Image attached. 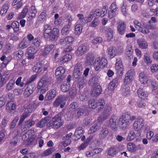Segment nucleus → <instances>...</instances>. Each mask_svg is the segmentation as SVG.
<instances>
[{
	"label": "nucleus",
	"instance_id": "9b49d317",
	"mask_svg": "<svg viewBox=\"0 0 158 158\" xmlns=\"http://www.w3.org/2000/svg\"><path fill=\"white\" fill-rule=\"evenodd\" d=\"M119 147L116 146L111 147L108 149L107 151V155L109 156H113L119 151Z\"/></svg>",
	"mask_w": 158,
	"mask_h": 158
},
{
	"label": "nucleus",
	"instance_id": "a211bd4d",
	"mask_svg": "<svg viewBox=\"0 0 158 158\" xmlns=\"http://www.w3.org/2000/svg\"><path fill=\"white\" fill-rule=\"evenodd\" d=\"M37 89L40 93L44 94L48 90L46 84H44L41 81H39L37 86Z\"/></svg>",
	"mask_w": 158,
	"mask_h": 158
},
{
	"label": "nucleus",
	"instance_id": "bf43d9fd",
	"mask_svg": "<svg viewBox=\"0 0 158 158\" xmlns=\"http://www.w3.org/2000/svg\"><path fill=\"white\" fill-rule=\"evenodd\" d=\"M54 148H51L45 150L42 153V155L43 156H48L51 154L54 151Z\"/></svg>",
	"mask_w": 158,
	"mask_h": 158
},
{
	"label": "nucleus",
	"instance_id": "c85d7f7f",
	"mask_svg": "<svg viewBox=\"0 0 158 158\" xmlns=\"http://www.w3.org/2000/svg\"><path fill=\"white\" fill-rule=\"evenodd\" d=\"M30 42L27 39L24 38L22 41L19 44V47L23 49L26 48L30 45Z\"/></svg>",
	"mask_w": 158,
	"mask_h": 158
},
{
	"label": "nucleus",
	"instance_id": "ea45409f",
	"mask_svg": "<svg viewBox=\"0 0 158 158\" xmlns=\"http://www.w3.org/2000/svg\"><path fill=\"white\" fill-rule=\"evenodd\" d=\"M54 46V44H51L48 45L45 47L43 53V55H45L48 54Z\"/></svg>",
	"mask_w": 158,
	"mask_h": 158
},
{
	"label": "nucleus",
	"instance_id": "a878e982",
	"mask_svg": "<svg viewBox=\"0 0 158 158\" xmlns=\"http://www.w3.org/2000/svg\"><path fill=\"white\" fill-rule=\"evenodd\" d=\"M37 13V11L36 10L35 6H31L30 9H29V11H28V17L29 19H32L33 18H34L35 16V15Z\"/></svg>",
	"mask_w": 158,
	"mask_h": 158
},
{
	"label": "nucleus",
	"instance_id": "680f3d73",
	"mask_svg": "<svg viewBox=\"0 0 158 158\" xmlns=\"http://www.w3.org/2000/svg\"><path fill=\"white\" fill-rule=\"evenodd\" d=\"M19 23L17 21H14L12 23L11 27L12 28L14 31L17 32L19 30Z\"/></svg>",
	"mask_w": 158,
	"mask_h": 158
},
{
	"label": "nucleus",
	"instance_id": "39448f33",
	"mask_svg": "<svg viewBox=\"0 0 158 158\" xmlns=\"http://www.w3.org/2000/svg\"><path fill=\"white\" fill-rule=\"evenodd\" d=\"M144 119L140 117H138L133 123V128L138 131L141 129L144 125Z\"/></svg>",
	"mask_w": 158,
	"mask_h": 158
},
{
	"label": "nucleus",
	"instance_id": "2f4dec72",
	"mask_svg": "<svg viewBox=\"0 0 158 158\" xmlns=\"http://www.w3.org/2000/svg\"><path fill=\"white\" fill-rule=\"evenodd\" d=\"M130 87L128 85H123L122 89V94L124 96L129 95L130 94Z\"/></svg>",
	"mask_w": 158,
	"mask_h": 158
},
{
	"label": "nucleus",
	"instance_id": "412c9836",
	"mask_svg": "<svg viewBox=\"0 0 158 158\" xmlns=\"http://www.w3.org/2000/svg\"><path fill=\"white\" fill-rule=\"evenodd\" d=\"M109 130L108 128L105 126H103L99 134V136L101 139H103L107 136Z\"/></svg>",
	"mask_w": 158,
	"mask_h": 158
},
{
	"label": "nucleus",
	"instance_id": "4c0bfd02",
	"mask_svg": "<svg viewBox=\"0 0 158 158\" xmlns=\"http://www.w3.org/2000/svg\"><path fill=\"white\" fill-rule=\"evenodd\" d=\"M69 96L72 99H73L77 94V89L76 88H71L68 93Z\"/></svg>",
	"mask_w": 158,
	"mask_h": 158
},
{
	"label": "nucleus",
	"instance_id": "79ce46f5",
	"mask_svg": "<svg viewBox=\"0 0 158 158\" xmlns=\"http://www.w3.org/2000/svg\"><path fill=\"white\" fill-rule=\"evenodd\" d=\"M87 80L84 77H81L78 79V85L79 87L80 88H82L83 85L85 84Z\"/></svg>",
	"mask_w": 158,
	"mask_h": 158
},
{
	"label": "nucleus",
	"instance_id": "09e8293b",
	"mask_svg": "<svg viewBox=\"0 0 158 158\" xmlns=\"http://www.w3.org/2000/svg\"><path fill=\"white\" fill-rule=\"evenodd\" d=\"M115 69L117 70L118 72H120V74H122L124 70V68L122 64H115Z\"/></svg>",
	"mask_w": 158,
	"mask_h": 158
},
{
	"label": "nucleus",
	"instance_id": "7ed1b4c3",
	"mask_svg": "<svg viewBox=\"0 0 158 158\" xmlns=\"http://www.w3.org/2000/svg\"><path fill=\"white\" fill-rule=\"evenodd\" d=\"M34 105L31 104L28 106L27 108L25 109L24 112L22 114L20 119L18 123V125L20 126L22 124L24 119L28 117L34 110Z\"/></svg>",
	"mask_w": 158,
	"mask_h": 158
},
{
	"label": "nucleus",
	"instance_id": "5701e85b",
	"mask_svg": "<svg viewBox=\"0 0 158 158\" xmlns=\"http://www.w3.org/2000/svg\"><path fill=\"white\" fill-rule=\"evenodd\" d=\"M52 27L48 24L44 25L43 29L44 36L45 38H48L49 34L52 31Z\"/></svg>",
	"mask_w": 158,
	"mask_h": 158
},
{
	"label": "nucleus",
	"instance_id": "aec40b11",
	"mask_svg": "<svg viewBox=\"0 0 158 158\" xmlns=\"http://www.w3.org/2000/svg\"><path fill=\"white\" fill-rule=\"evenodd\" d=\"M87 49V47L85 44L80 46L76 52L78 56H81L84 54L85 52Z\"/></svg>",
	"mask_w": 158,
	"mask_h": 158
},
{
	"label": "nucleus",
	"instance_id": "2eb2a0df",
	"mask_svg": "<svg viewBox=\"0 0 158 158\" xmlns=\"http://www.w3.org/2000/svg\"><path fill=\"white\" fill-rule=\"evenodd\" d=\"M128 114H127L125 115V117L121 118L119 119L120 125L121 127L124 129L126 127L129 123V119H127Z\"/></svg>",
	"mask_w": 158,
	"mask_h": 158
},
{
	"label": "nucleus",
	"instance_id": "20e7f679",
	"mask_svg": "<svg viewBox=\"0 0 158 158\" xmlns=\"http://www.w3.org/2000/svg\"><path fill=\"white\" fill-rule=\"evenodd\" d=\"M34 105L31 104L28 106L27 108L25 109L24 112L22 114L20 119L18 123V125L20 126L22 124L24 119L28 117L34 110Z\"/></svg>",
	"mask_w": 158,
	"mask_h": 158
},
{
	"label": "nucleus",
	"instance_id": "6e6552de",
	"mask_svg": "<svg viewBox=\"0 0 158 158\" xmlns=\"http://www.w3.org/2000/svg\"><path fill=\"white\" fill-rule=\"evenodd\" d=\"M35 123V122L33 120L31 119H28L25 121L24 123L21 126V131L24 132L28 129L30 127L33 125Z\"/></svg>",
	"mask_w": 158,
	"mask_h": 158
},
{
	"label": "nucleus",
	"instance_id": "4d7b16f0",
	"mask_svg": "<svg viewBox=\"0 0 158 158\" xmlns=\"http://www.w3.org/2000/svg\"><path fill=\"white\" fill-rule=\"evenodd\" d=\"M78 106V104L76 102H73L71 103L69 106V111H74Z\"/></svg>",
	"mask_w": 158,
	"mask_h": 158
},
{
	"label": "nucleus",
	"instance_id": "13d9d810",
	"mask_svg": "<svg viewBox=\"0 0 158 158\" xmlns=\"http://www.w3.org/2000/svg\"><path fill=\"white\" fill-rule=\"evenodd\" d=\"M19 119V117L18 116H16L11 122L10 128V130L14 128L17 122Z\"/></svg>",
	"mask_w": 158,
	"mask_h": 158
},
{
	"label": "nucleus",
	"instance_id": "473e14b6",
	"mask_svg": "<svg viewBox=\"0 0 158 158\" xmlns=\"http://www.w3.org/2000/svg\"><path fill=\"white\" fill-rule=\"evenodd\" d=\"M110 116V115L109 114L106 113L103 111L101 114L100 116L98 118V121L99 122H102Z\"/></svg>",
	"mask_w": 158,
	"mask_h": 158
},
{
	"label": "nucleus",
	"instance_id": "a18cd8bd",
	"mask_svg": "<svg viewBox=\"0 0 158 158\" xmlns=\"http://www.w3.org/2000/svg\"><path fill=\"white\" fill-rule=\"evenodd\" d=\"M106 32L107 39L109 40H111L113 36V30L111 28H108L106 30Z\"/></svg>",
	"mask_w": 158,
	"mask_h": 158
},
{
	"label": "nucleus",
	"instance_id": "0eeeda50",
	"mask_svg": "<svg viewBox=\"0 0 158 158\" xmlns=\"http://www.w3.org/2000/svg\"><path fill=\"white\" fill-rule=\"evenodd\" d=\"M117 120V118L114 115L112 116L109 120V125L114 131H116L117 129L118 125L116 123Z\"/></svg>",
	"mask_w": 158,
	"mask_h": 158
},
{
	"label": "nucleus",
	"instance_id": "37998d69",
	"mask_svg": "<svg viewBox=\"0 0 158 158\" xmlns=\"http://www.w3.org/2000/svg\"><path fill=\"white\" fill-rule=\"evenodd\" d=\"M91 140V139L90 138H88L86 139L85 142L82 143L81 145L78 147V149L79 151H80L85 148L88 146Z\"/></svg>",
	"mask_w": 158,
	"mask_h": 158
},
{
	"label": "nucleus",
	"instance_id": "5fc2aeb1",
	"mask_svg": "<svg viewBox=\"0 0 158 158\" xmlns=\"http://www.w3.org/2000/svg\"><path fill=\"white\" fill-rule=\"evenodd\" d=\"M133 50L132 46L131 45L127 46L125 52L126 55L128 57H130L131 56Z\"/></svg>",
	"mask_w": 158,
	"mask_h": 158
},
{
	"label": "nucleus",
	"instance_id": "cd10ccee",
	"mask_svg": "<svg viewBox=\"0 0 158 158\" xmlns=\"http://www.w3.org/2000/svg\"><path fill=\"white\" fill-rule=\"evenodd\" d=\"M139 97L142 99H144L148 96V93L143 89L139 88L137 91Z\"/></svg>",
	"mask_w": 158,
	"mask_h": 158
},
{
	"label": "nucleus",
	"instance_id": "f03ea898",
	"mask_svg": "<svg viewBox=\"0 0 158 158\" xmlns=\"http://www.w3.org/2000/svg\"><path fill=\"white\" fill-rule=\"evenodd\" d=\"M65 71V69L61 66H59L56 70L55 74L56 76L57 77L56 80L58 83H60L65 78V75L64 74Z\"/></svg>",
	"mask_w": 158,
	"mask_h": 158
},
{
	"label": "nucleus",
	"instance_id": "603ef678",
	"mask_svg": "<svg viewBox=\"0 0 158 158\" xmlns=\"http://www.w3.org/2000/svg\"><path fill=\"white\" fill-rule=\"evenodd\" d=\"M26 88L31 93H33L36 89L35 85L34 83H29Z\"/></svg>",
	"mask_w": 158,
	"mask_h": 158
},
{
	"label": "nucleus",
	"instance_id": "b1692460",
	"mask_svg": "<svg viewBox=\"0 0 158 158\" xmlns=\"http://www.w3.org/2000/svg\"><path fill=\"white\" fill-rule=\"evenodd\" d=\"M99 77L98 76H96L93 77L89 81V85L95 87L98 86V85H99L98 83V79Z\"/></svg>",
	"mask_w": 158,
	"mask_h": 158
},
{
	"label": "nucleus",
	"instance_id": "774afa93",
	"mask_svg": "<svg viewBox=\"0 0 158 158\" xmlns=\"http://www.w3.org/2000/svg\"><path fill=\"white\" fill-rule=\"evenodd\" d=\"M18 35V33H15V34L10 33L9 34L8 37L10 40L16 41L19 39Z\"/></svg>",
	"mask_w": 158,
	"mask_h": 158
},
{
	"label": "nucleus",
	"instance_id": "ddd939ff",
	"mask_svg": "<svg viewBox=\"0 0 158 158\" xmlns=\"http://www.w3.org/2000/svg\"><path fill=\"white\" fill-rule=\"evenodd\" d=\"M139 80L142 84L147 83L149 86L152 84V82H153L151 81L148 80L146 75L143 72L140 73L139 74Z\"/></svg>",
	"mask_w": 158,
	"mask_h": 158
},
{
	"label": "nucleus",
	"instance_id": "6ab92c4d",
	"mask_svg": "<svg viewBox=\"0 0 158 158\" xmlns=\"http://www.w3.org/2000/svg\"><path fill=\"white\" fill-rule=\"evenodd\" d=\"M86 59V62L88 65L92 64L96 61L94 55L90 52L87 54Z\"/></svg>",
	"mask_w": 158,
	"mask_h": 158
},
{
	"label": "nucleus",
	"instance_id": "72a5a7b5",
	"mask_svg": "<svg viewBox=\"0 0 158 158\" xmlns=\"http://www.w3.org/2000/svg\"><path fill=\"white\" fill-rule=\"evenodd\" d=\"M71 26L69 24L65 25L61 30V33L63 35H66L68 34L70 31Z\"/></svg>",
	"mask_w": 158,
	"mask_h": 158
},
{
	"label": "nucleus",
	"instance_id": "4468645a",
	"mask_svg": "<svg viewBox=\"0 0 158 158\" xmlns=\"http://www.w3.org/2000/svg\"><path fill=\"white\" fill-rule=\"evenodd\" d=\"M56 91L54 89L50 90L45 95L44 100L47 101L53 99L56 97Z\"/></svg>",
	"mask_w": 158,
	"mask_h": 158
},
{
	"label": "nucleus",
	"instance_id": "f8f14e48",
	"mask_svg": "<svg viewBox=\"0 0 158 158\" xmlns=\"http://www.w3.org/2000/svg\"><path fill=\"white\" fill-rule=\"evenodd\" d=\"M120 78L119 77H116L109 84L108 89L111 91L113 90L117 86L118 84V82Z\"/></svg>",
	"mask_w": 158,
	"mask_h": 158
},
{
	"label": "nucleus",
	"instance_id": "49530a36",
	"mask_svg": "<svg viewBox=\"0 0 158 158\" xmlns=\"http://www.w3.org/2000/svg\"><path fill=\"white\" fill-rule=\"evenodd\" d=\"M82 26L80 24H77L75 26V33L77 35H80L82 30Z\"/></svg>",
	"mask_w": 158,
	"mask_h": 158
},
{
	"label": "nucleus",
	"instance_id": "0e129e2a",
	"mask_svg": "<svg viewBox=\"0 0 158 158\" xmlns=\"http://www.w3.org/2000/svg\"><path fill=\"white\" fill-rule=\"evenodd\" d=\"M14 55L17 58V59H21L23 56V52L21 50L17 51L14 53Z\"/></svg>",
	"mask_w": 158,
	"mask_h": 158
},
{
	"label": "nucleus",
	"instance_id": "8fccbe9b",
	"mask_svg": "<svg viewBox=\"0 0 158 158\" xmlns=\"http://www.w3.org/2000/svg\"><path fill=\"white\" fill-rule=\"evenodd\" d=\"M156 84L154 82H152L149 85L151 87L153 88L152 91L156 96H158V86L156 85Z\"/></svg>",
	"mask_w": 158,
	"mask_h": 158
},
{
	"label": "nucleus",
	"instance_id": "1a4fd4ad",
	"mask_svg": "<svg viewBox=\"0 0 158 158\" xmlns=\"http://www.w3.org/2000/svg\"><path fill=\"white\" fill-rule=\"evenodd\" d=\"M126 24L125 22L120 21L117 26V30L118 33L121 35H123L125 32Z\"/></svg>",
	"mask_w": 158,
	"mask_h": 158
},
{
	"label": "nucleus",
	"instance_id": "f3484780",
	"mask_svg": "<svg viewBox=\"0 0 158 158\" xmlns=\"http://www.w3.org/2000/svg\"><path fill=\"white\" fill-rule=\"evenodd\" d=\"M139 47L142 49H146L148 47V43L143 38H139L137 40Z\"/></svg>",
	"mask_w": 158,
	"mask_h": 158
},
{
	"label": "nucleus",
	"instance_id": "052dcab7",
	"mask_svg": "<svg viewBox=\"0 0 158 158\" xmlns=\"http://www.w3.org/2000/svg\"><path fill=\"white\" fill-rule=\"evenodd\" d=\"M135 135L134 132L133 131H131L127 138V140L128 141H131L135 139Z\"/></svg>",
	"mask_w": 158,
	"mask_h": 158
},
{
	"label": "nucleus",
	"instance_id": "f257e3e1",
	"mask_svg": "<svg viewBox=\"0 0 158 158\" xmlns=\"http://www.w3.org/2000/svg\"><path fill=\"white\" fill-rule=\"evenodd\" d=\"M62 113L60 112L54 116L48 123L47 126L57 129L62 126L64 124L63 121L62 119Z\"/></svg>",
	"mask_w": 158,
	"mask_h": 158
},
{
	"label": "nucleus",
	"instance_id": "393cba45",
	"mask_svg": "<svg viewBox=\"0 0 158 158\" xmlns=\"http://www.w3.org/2000/svg\"><path fill=\"white\" fill-rule=\"evenodd\" d=\"M15 109V104L12 101L8 102L6 105V109L9 112H12Z\"/></svg>",
	"mask_w": 158,
	"mask_h": 158
},
{
	"label": "nucleus",
	"instance_id": "dca6fc26",
	"mask_svg": "<svg viewBox=\"0 0 158 158\" xmlns=\"http://www.w3.org/2000/svg\"><path fill=\"white\" fill-rule=\"evenodd\" d=\"M102 91L101 87L100 85L93 87V89L91 93V95L93 97H97L99 95Z\"/></svg>",
	"mask_w": 158,
	"mask_h": 158
},
{
	"label": "nucleus",
	"instance_id": "f704fd0d",
	"mask_svg": "<svg viewBox=\"0 0 158 158\" xmlns=\"http://www.w3.org/2000/svg\"><path fill=\"white\" fill-rule=\"evenodd\" d=\"M22 0H14L12 3V5L14 6V8L16 9L20 8L23 5L22 2Z\"/></svg>",
	"mask_w": 158,
	"mask_h": 158
},
{
	"label": "nucleus",
	"instance_id": "3c124183",
	"mask_svg": "<svg viewBox=\"0 0 158 158\" xmlns=\"http://www.w3.org/2000/svg\"><path fill=\"white\" fill-rule=\"evenodd\" d=\"M9 8V6L7 4H5L2 7L1 10L0 14L2 16H5Z\"/></svg>",
	"mask_w": 158,
	"mask_h": 158
},
{
	"label": "nucleus",
	"instance_id": "9d476101",
	"mask_svg": "<svg viewBox=\"0 0 158 158\" xmlns=\"http://www.w3.org/2000/svg\"><path fill=\"white\" fill-rule=\"evenodd\" d=\"M107 53L108 57L110 59L114 58L116 55L117 51L114 47H110L107 49Z\"/></svg>",
	"mask_w": 158,
	"mask_h": 158
},
{
	"label": "nucleus",
	"instance_id": "e2e57ef3",
	"mask_svg": "<svg viewBox=\"0 0 158 158\" xmlns=\"http://www.w3.org/2000/svg\"><path fill=\"white\" fill-rule=\"evenodd\" d=\"M100 21L97 18H95L89 24V26L91 27H96L98 26Z\"/></svg>",
	"mask_w": 158,
	"mask_h": 158
},
{
	"label": "nucleus",
	"instance_id": "58836bf2",
	"mask_svg": "<svg viewBox=\"0 0 158 158\" xmlns=\"http://www.w3.org/2000/svg\"><path fill=\"white\" fill-rule=\"evenodd\" d=\"M86 110L82 108H79L75 111V117L79 118L80 116L82 115L85 112Z\"/></svg>",
	"mask_w": 158,
	"mask_h": 158
},
{
	"label": "nucleus",
	"instance_id": "c9c22d12",
	"mask_svg": "<svg viewBox=\"0 0 158 158\" xmlns=\"http://www.w3.org/2000/svg\"><path fill=\"white\" fill-rule=\"evenodd\" d=\"M105 104V102L103 99H99L98 102H96V108L98 107V111L100 110L103 108Z\"/></svg>",
	"mask_w": 158,
	"mask_h": 158
},
{
	"label": "nucleus",
	"instance_id": "338daca9",
	"mask_svg": "<svg viewBox=\"0 0 158 158\" xmlns=\"http://www.w3.org/2000/svg\"><path fill=\"white\" fill-rule=\"evenodd\" d=\"M98 60H99L100 63H101L102 65V68H104L107 66V61L105 57H102L101 60H100V59L99 58V60L98 59Z\"/></svg>",
	"mask_w": 158,
	"mask_h": 158
},
{
	"label": "nucleus",
	"instance_id": "69168bd1",
	"mask_svg": "<svg viewBox=\"0 0 158 158\" xmlns=\"http://www.w3.org/2000/svg\"><path fill=\"white\" fill-rule=\"evenodd\" d=\"M50 78L48 76L45 75L40 79L39 81H41L44 84H46L50 81Z\"/></svg>",
	"mask_w": 158,
	"mask_h": 158
},
{
	"label": "nucleus",
	"instance_id": "6e6d98bb",
	"mask_svg": "<svg viewBox=\"0 0 158 158\" xmlns=\"http://www.w3.org/2000/svg\"><path fill=\"white\" fill-rule=\"evenodd\" d=\"M42 67V64L38 62L33 68V71L34 72L37 73Z\"/></svg>",
	"mask_w": 158,
	"mask_h": 158
},
{
	"label": "nucleus",
	"instance_id": "c03bdc74",
	"mask_svg": "<svg viewBox=\"0 0 158 158\" xmlns=\"http://www.w3.org/2000/svg\"><path fill=\"white\" fill-rule=\"evenodd\" d=\"M128 150L131 152H134L136 151L135 145L132 143H130L127 144Z\"/></svg>",
	"mask_w": 158,
	"mask_h": 158
},
{
	"label": "nucleus",
	"instance_id": "c756f323",
	"mask_svg": "<svg viewBox=\"0 0 158 158\" xmlns=\"http://www.w3.org/2000/svg\"><path fill=\"white\" fill-rule=\"evenodd\" d=\"M65 101V97L64 96H60L56 98L54 102V106L55 107H58L60 103Z\"/></svg>",
	"mask_w": 158,
	"mask_h": 158
},
{
	"label": "nucleus",
	"instance_id": "a19ab883",
	"mask_svg": "<svg viewBox=\"0 0 158 158\" xmlns=\"http://www.w3.org/2000/svg\"><path fill=\"white\" fill-rule=\"evenodd\" d=\"M15 84V80L13 79L10 80L7 85L6 89L7 91H9L13 89L14 88Z\"/></svg>",
	"mask_w": 158,
	"mask_h": 158
},
{
	"label": "nucleus",
	"instance_id": "4be33fe9",
	"mask_svg": "<svg viewBox=\"0 0 158 158\" xmlns=\"http://www.w3.org/2000/svg\"><path fill=\"white\" fill-rule=\"evenodd\" d=\"M51 118V117L48 116L42 119L40 121L37 123L36 126L39 127L41 128L45 126V124L48 122Z\"/></svg>",
	"mask_w": 158,
	"mask_h": 158
},
{
	"label": "nucleus",
	"instance_id": "e433bc0d",
	"mask_svg": "<svg viewBox=\"0 0 158 158\" xmlns=\"http://www.w3.org/2000/svg\"><path fill=\"white\" fill-rule=\"evenodd\" d=\"M88 106L91 108L94 109L96 108V102L94 98H91L88 102Z\"/></svg>",
	"mask_w": 158,
	"mask_h": 158
},
{
	"label": "nucleus",
	"instance_id": "7c9ffc66",
	"mask_svg": "<svg viewBox=\"0 0 158 158\" xmlns=\"http://www.w3.org/2000/svg\"><path fill=\"white\" fill-rule=\"evenodd\" d=\"M9 77L7 74H4L3 75H0V87L3 86L8 80Z\"/></svg>",
	"mask_w": 158,
	"mask_h": 158
},
{
	"label": "nucleus",
	"instance_id": "bb28decb",
	"mask_svg": "<svg viewBox=\"0 0 158 158\" xmlns=\"http://www.w3.org/2000/svg\"><path fill=\"white\" fill-rule=\"evenodd\" d=\"M72 56L71 55L67 54L60 57L59 60L58 61L61 64H64L70 60L72 58Z\"/></svg>",
	"mask_w": 158,
	"mask_h": 158
},
{
	"label": "nucleus",
	"instance_id": "423d86ee",
	"mask_svg": "<svg viewBox=\"0 0 158 158\" xmlns=\"http://www.w3.org/2000/svg\"><path fill=\"white\" fill-rule=\"evenodd\" d=\"M59 30L57 28H54L52 29V31L49 34L48 38L52 41H56L59 37Z\"/></svg>",
	"mask_w": 158,
	"mask_h": 158
},
{
	"label": "nucleus",
	"instance_id": "864d4df0",
	"mask_svg": "<svg viewBox=\"0 0 158 158\" xmlns=\"http://www.w3.org/2000/svg\"><path fill=\"white\" fill-rule=\"evenodd\" d=\"M99 129V126L97 124H95L90 128L89 131V132L90 134L94 133L97 131Z\"/></svg>",
	"mask_w": 158,
	"mask_h": 158
},
{
	"label": "nucleus",
	"instance_id": "de8ad7c7",
	"mask_svg": "<svg viewBox=\"0 0 158 158\" xmlns=\"http://www.w3.org/2000/svg\"><path fill=\"white\" fill-rule=\"evenodd\" d=\"M70 88V85L69 84H67L65 83L62 84L60 87L61 90L64 92H66L69 90Z\"/></svg>",
	"mask_w": 158,
	"mask_h": 158
}]
</instances>
